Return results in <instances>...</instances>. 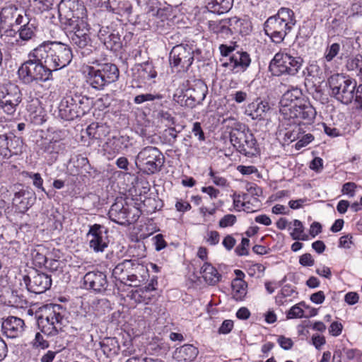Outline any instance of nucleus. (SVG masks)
<instances>
[{"label": "nucleus", "instance_id": "nucleus-51", "mask_svg": "<svg viewBox=\"0 0 362 362\" xmlns=\"http://www.w3.org/2000/svg\"><path fill=\"white\" fill-rule=\"evenodd\" d=\"M162 98V95L160 94H151V93H146V94H141L136 95L134 98V103L135 104H141L146 101H153L155 100H159Z\"/></svg>", "mask_w": 362, "mask_h": 362}, {"label": "nucleus", "instance_id": "nucleus-54", "mask_svg": "<svg viewBox=\"0 0 362 362\" xmlns=\"http://www.w3.org/2000/svg\"><path fill=\"white\" fill-rule=\"evenodd\" d=\"M130 269H132V267ZM122 284L129 286L138 287L141 284H142V282L140 281L139 279L136 276V274H134L132 269H129L125 276L124 282Z\"/></svg>", "mask_w": 362, "mask_h": 362}, {"label": "nucleus", "instance_id": "nucleus-38", "mask_svg": "<svg viewBox=\"0 0 362 362\" xmlns=\"http://www.w3.org/2000/svg\"><path fill=\"white\" fill-rule=\"evenodd\" d=\"M27 22L25 25H22L18 30L20 38L24 41H28L35 37L37 30L35 19Z\"/></svg>", "mask_w": 362, "mask_h": 362}, {"label": "nucleus", "instance_id": "nucleus-33", "mask_svg": "<svg viewBox=\"0 0 362 362\" xmlns=\"http://www.w3.org/2000/svg\"><path fill=\"white\" fill-rule=\"evenodd\" d=\"M100 348L107 357L117 355L119 351L118 341L115 337H107L100 342Z\"/></svg>", "mask_w": 362, "mask_h": 362}, {"label": "nucleus", "instance_id": "nucleus-58", "mask_svg": "<svg viewBox=\"0 0 362 362\" xmlns=\"http://www.w3.org/2000/svg\"><path fill=\"white\" fill-rule=\"evenodd\" d=\"M9 135H0V154L6 158H9V151H8V142Z\"/></svg>", "mask_w": 362, "mask_h": 362}, {"label": "nucleus", "instance_id": "nucleus-57", "mask_svg": "<svg viewBox=\"0 0 362 362\" xmlns=\"http://www.w3.org/2000/svg\"><path fill=\"white\" fill-rule=\"evenodd\" d=\"M357 185L353 182L344 183L341 187V193L348 195L349 197H354L356 195Z\"/></svg>", "mask_w": 362, "mask_h": 362}, {"label": "nucleus", "instance_id": "nucleus-4", "mask_svg": "<svg viewBox=\"0 0 362 362\" xmlns=\"http://www.w3.org/2000/svg\"><path fill=\"white\" fill-rule=\"evenodd\" d=\"M33 49L28 54L29 59L18 70L20 80L25 85L37 84L52 79V72L40 58L35 57Z\"/></svg>", "mask_w": 362, "mask_h": 362}, {"label": "nucleus", "instance_id": "nucleus-19", "mask_svg": "<svg viewBox=\"0 0 362 362\" xmlns=\"http://www.w3.org/2000/svg\"><path fill=\"white\" fill-rule=\"evenodd\" d=\"M158 278L153 276L148 284L144 287H136L129 292L127 296L136 303H150L155 298L152 293L157 290Z\"/></svg>", "mask_w": 362, "mask_h": 362}, {"label": "nucleus", "instance_id": "nucleus-62", "mask_svg": "<svg viewBox=\"0 0 362 362\" xmlns=\"http://www.w3.org/2000/svg\"><path fill=\"white\" fill-rule=\"evenodd\" d=\"M233 328V321L231 320H225L220 327L218 332L221 334H227L231 332Z\"/></svg>", "mask_w": 362, "mask_h": 362}, {"label": "nucleus", "instance_id": "nucleus-61", "mask_svg": "<svg viewBox=\"0 0 362 362\" xmlns=\"http://www.w3.org/2000/svg\"><path fill=\"white\" fill-rule=\"evenodd\" d=\"M95 310L98 312L103 313L110 309V303L105 298H100L97 300V303L94 300Z\"/></svg>", "mask_w": 362, "mask_h": 362}, {"label": "nucleus", "instance_id": "nucleus-52", "mask_svg": "<svg viewBox=\"0 0 362 362\" xmlns=\"http://www.w3.org/2000/svg\"><path fill=\"white\" fill-rule=\"evenodd\" d=\"M110 105V98L107 95H104L101 98L96 99L92 104V107L95 110L103 111L107 108Z\"/></svg>", "mask_w": 362, "mask_h": 362}, {"label": "nucleus", "instance_id": "nucleus-30", "mask_svg": "<svg viewBox=\"0 0 362 362\" xmlns=\"http://www.w3.org/2000/svg\"><path fill=\"white\" fill-rule=\"evenodd\" d=\"M200 274L206 283L215 285L220 281L221 275L210 263L205 262L201 267Z\"/></svg>", "mask_w": 362, "mask_h": 362}, {"label": "nucleus", "instance_id": "nucleus-47", "mask_svg": "<svg viewBox=\"0 0 362 362\" xmlns=\"http://www.w3.org/2000/svg\"><path fill=\"white\" fill-rule=\"evenodd\" d=\"M40 148L42 152L47 153L49 154L52 153H57L59 151V144L57 140L54 141H47L44 140L42 141L40 144Z\"/></svg>", "mask_w": 362, "mask_h": 362}, {"label": "nucleus", "instance_id": "nucleus-14", "mask_svg": "<svg viewBox=\"0 0 362 362\" xmlns=\"http://www.w3.org/2000/svg\"><path fill=\"white\" fill-rule=\"evenodd\" d=\"M0 97V109L7 115H13L22 100V93L19 87L13 83H8L4 87Z\"/></svg>", "mask_w": 362, "mask_h": 362}, {"label": "nucleus", "instance_id": "nucleus-17", "mask_svg": "<svg viewBox=\"0 0 362 362\" xmlns=\"http://www.w3.org/2000/svg\"><path fill=\"white\" fill-rule=\"evenodd\" d=\"M291 117H281L284 122L293 119L299 124L302 122L304 124H310L314 122L317 114L315 109L307 100L291 109Z\"/></svg>", "mask_w": 362, "mask_h": 362}, {"label": "nucleus", "instance_id": "nucleus-28", "mask_svg": "<svg viewBox=\"0 0 362 362\" xmlns=\"http://www.w3.org/2000/svg\"><path fill=\"white\" fill-rule=\"evenodd\" d=\"M208 28L210 32L216 34L218 38L225 39L231 36L226 18L221 21H209Z\"/></svg>", "mask_w": 362, "mask_h": 362}, {"label": "nucleus", "instance_id": "nucleus-7", "mask_svg": "<svg viewBox=\"0 0 362 362\" xmlns=\"http://www.w3.org/2000/svg\"><path fill=\"white\" fill-rule=\"evenodd\" d=\"M230 133V140L233 146L241 154L252 157L258 153L257 139L251 130L245 124H239Z\"/></svg>", "mask_w": 362, "mask_h": 362}, {"label": "nucleus", "instance_id": "nucleus-12", "mask_svg": "<svg viewBox=\"0 0 362 362\" xmlns=\"http://www.w3.org/2000/svg\"><path fill=\"white\" fill-rule=\"evenodd\" d=\"M78 103L79 106L78 107V104L71 96L64 98L59 105L60 117L66 120H73L79 116L78 109L81 110L83 114L89 112L90 107L88 105L89 98L88 97H83Z\"/></svg>", "mask_w": 362, "mask_h": 362}, {"label": "nucleus", "instance_id": "nucleus-21", "mask_svg": "<svg viewBox=\"0 0 362 362\" xmlns=\"http://www.w3.org/2000/svg\"><path fill=\"white\" fill-rule=\"evenodd\" d=\"M24 321L17 317L10 316L2 322L4 333L9 338L17 337L24 329Z\"/></svg>", "mask_w": 362, "mask_h": 362}, {"label": "nucleus", "instance_id": "nucleus-11", "mask_svg": "<svg viewBox=\"0 0 362 362\" xmlns=\"http://www.w3.org/2000/svg\"><path fill=\"white\" fill-rule=\"evenodd\" d=\"M108 214L112 221L127 226L136 222L141 212L134 206H130L123 201H117L111 206Z\"/></svg>", "mask_w": 362, "mask_h": 362}, {"label": "nucleus", "instance_id": "nucleus-40", "mask_svg": "<svg viewBox=\"0 0 362 362\" xmlns=\"http://www.w3.org/2000/svg\"><path fill=\"white\" fill-rule=\"evenodd\" d=\"M346 68L348 71H354L356 75L362 81V55L356 54L349 58L346 63Z\"/></svg>", "mask_w": 362, "mask_h": 362}, {"label": "nucleus", "instance_id": "nucleus-49", "mask_svg": "<svg viewBox=\"0 0 362 362\" xmlns=\"http://www.w3.org/2000/svg\"><path fill=\"white\" fill-rule=\"evenodd\" d=\"M132 270L134 274H136V276L139 279L140 281L144 283L148 280L149 277L148 269L143 264H134L131 267Z\"/></svg>", "mask_w": 362, "mask_h": 362}, {"label": "nucleus", "instance_id": "nucleus-46", "mask_svg": "<svg viewBox=\"0 0 362 362\" xmlns=\"http://www.w3.org/2000/svg\"><path fill=\"white\" fill-rule=\"evenodd\" d=\"M340 49L339 43L334 42L328 45L325 50L323 59L327 62H332L339 54Z\"/></svg>", "mask_w": 362, "mask_h": 362}, {"label": "nucleus", "instance_id": "nucleus-22", "mask_svg": "<svg viewBox=\"0 0 362 362\" xmlns=\"http://www.w3.org/2000/svg\"><path fill=\"white\" fill-rule=\"evenodd\" d=\"M134 76L140 83L146 84L148 81L157 76V71L152 62H146L136 65Z\"/></svg>", "mask_w": 362, "mask_h": 362}, {"label": "nucleus", "instance_id": "nucleus-64", "mask_svg": "<svg viewBox=\"0 0 362 362\" xmlns=\"http://www.w3.org/2000/svg\"><path fill=\"white\" fill-rule=\"evenodd\" d=\"M277 341L279 346L284 350H289L292 348L293 343L291 338L285 337L284 336H279Z\"/></svg>", "mask_w": 362, "mask_h": 362}, {"label": "nucleus", "instance_id": "nucleus-35", "mask_svg": "<svg viewBox=\"0 0 362 362\" xmlns=\"http://www.w3.org/2000/svg\"><path fill=\"white\" fill-rule=\"evenodd\" d=\"M231 295L235 300H243L247 293V284L245 281H232Z\"/></svg>", "mask_w": 362, "mask_h": 362}, {"label": "nucleus", "instance_id": "nucleus-42", "mask_svg": "<svg viewBox=\"0 0 362 362\" xmlns=\"http://www.w3.org/2000/svg\"><path fill=\"white\" fill-rule=\"evenodd\" d=\"M107 285L106 276L104 273L98 272L92 275V290L96 292H101L105 290Z\"/></svg>", "mask_w": 362, "mask_h": 362}, {"label": "nucleus", "instance_id": "nucleus-2", "mask_svg": "<svg viewBox=\"0 0 362 362\" xmlns=\"http://www.w3.org/2000/svg\"><path fill=\"white\" fill-rule=\"evenodd\" d=\"M35 57L48 66L52 72L66 67L72 60L73 54L70 47L57 41H46L33 49Z\"/></svg>", "mask_w": 362, "mask_h": 362}, {"label": "nucleus", "instance_id": "nucleus-44", "mask_svg": "<svg viewBox=\"0 0 362 362\" xmlns=\"http://www.w3.org/2000/svg\"><path fill=\"white\" fill-rule=\"evenodd\" d=\"M304 308H309V306L306 305L304 302H300L295 305L292 306L287 313L288 319L293 318H302L308 317L305 314Z\"/></svg>", "mask_w": 362, "mask_h": 362}, {"label": "nucleus", "instance_id": "nucleus-34", "mask_svg": "<svg viewBox=\"0 0 362 362\" xmlns=\"http://www.w3.org/2000/svg\"><path fill=\"white\" fill-rule=\"evenodd\" d=\"M104 154L108 160H112L122 151L117 136L107 139L103 146Z\"/></svg>", "mask_w": 362, "mask_h": 362}, {"label": "nucleus", "instance_id": "nucleus-45", "mask_svg": "<svg viewBox=\"0 0 362 362\" xmlns=\"http://www.w3.org/2000/svg\"><path fill=\"white\" fill-rule=\"evenodd\" d=\"M293 229L291 233V235L294 240H308V236L304 233V226L303 223L298 220L295 219L293 221Z\"/></svg>", "mask_w": 362, "mask_h": 362}, {"label": "nucleus", "instance_id": "nucleus-25", "mask_svg": "<svg viewBox=\"0 0 362 362\" xmlns=\"http://www.w3.org/2000/svg\"><path fill=\"white\" fill-rule=\"evenodd\" d=\"M198 350L192 344H185L177 348L173 357L179 362H192L197 356Z\"/></svg>", "mask_w": 362, "mask_h": 362}, {"label": "nucleus", "instance_id": "nucleus-9", "mask_svg": "<svg viewBox=\"0 0 362 362\" xmlns=\"http://www.w3.org/2000/svg\"><path fill=\"white\" fill-rule=\"evenodd\" d=\"M332 95L341 103L348 105L353 102L356 81L341 74H335L328 78Z\"/></svg>", "mask_w": 362, "mask_h": 362}, {"label": "nucleus", "instance_id": "nucleus-39", "mask_svg": "<svg viewBox=\"0 0 362 362\" xmlns=\"http://www.w3.org/2000/svg\"><path fill=\"white\" fill-rule=\"evenodd\" d=\"M90 296L88 293L83 294L77 299L76 305L78 306L77 315L81 317H86L90 310Z\"/></svg>", "mask_w": 362, "mask_h": 362}, {"label": "nucleus", "instance_id": "nucleus-43", "mask_svg": "<svg viewBox=\"0 0 362 362\" xmlns=\"http://www.w3.org/2000/svg\"><path fill=\"white\" fill-rule=\"evenodd\" d=\"M62 219V216L57 211L50 214L47 221L48 228L52 230V233L60 232L63 228Z\"/></svg>", "mask_w": 362, "mask_h": 362}, {"label": "nucleus", "instance_id": "nucleus-20", "mask_svg": "<svg viewBox=\"0 0 362 362\" xmlns=\"http://www.w3.org/2000/svg\"><path fill=\"white\" fill-rule=\"evenodd\" d=\"M207 91V86L203 82L198 81L194 83L186 90L184 95L186 98L185 106L193 108L200 105L206 98Z\"/></svg>", "mask_w": 362, "mask_h": 362}, {"label": "nucleus", "instance_id": "nucleus-23", "mask_svg": "<svg viewBox=\"0 0 362 362\" xmlns=\"http://www.w3.org/2000/svg\"><path fill=\"white\" fill-rule=\"evenodd\" d=\"M109 242L107 228L99 224L92 225V246L94 247L93 249H105L107 247Z\"/></svg>", "mask_w": 362, "mask_h": 362}, {"label": "nucleus", "instance_id": "nucleus-6", "mask_svg": "<svg viewBox=\"0 0 362 362\" xmlns=\"http://www.w3.org/2000/svg\"><path fill=\"white\" fill-rule=\"evenodd\" d=\"M165 157L163 153L155 146L143 148L136 157L137 168L146 175H153L160 172L164 165Z\"/></svg>", "mask_w": 362, "mask_h": 362}, {"label": "nucleus", "instance_id": "nucleus-10", "mask_svg": "<svg viewBox=\"0 0 362 362\" xmlns=\"http://www.w3.org/2000/svg\"><path fill=\"white\" fill-rule=\"evenodd\" d=\"M194 50L188 45L174 46L169 54L170 66L173 72L186 73L194 62Z\"/></svg>", "mask_w": 362, "mask_h": 362}, {"label": "nucleus", "instance_id": "nucleus-55", "mask_svg": "<svg viewBox=\"0 0 362 362\" xmlns=\"http://www.w3.org/2000/svg\"><path fill=\"white\" fill-rule=\"evenodd\" d=\"M236 221L237 218L235 215L226 214L220 219L218 226L221 228L231 227L236 223Z\"/></svg>", "mask_w": 362, "mask_h": 362}, {"label": "nucleus", "instance_id": "nucleus-41", "mask_svg": "<svg viewBox=\"0 0 362 362\" xmlns=\"http://www.w3.org/2000/svg\"><path fill=\"white\" fill-rule=\"evenodd\" d=\"M23 140L18 136L10 134L8 142V151H9V158L13 155H18L23 152Z\"/></svg>", "mask_w": 362, "mask_h": 362}, {"label": "nucleus", "instance_id": "nucleus-1", "mask_svg": "<svg viewBox=\"0 0 362 362\" xmlns=\"http://www.w3.org/2000/svg\"><path fill=\"white\" fill-rule=\"evenodd\" d=\"M59 18L64 28L74 32L71 40L78 47L83 48L90 41L88 11L83 5H78L74 12L67 6L66 0L59 4Z\"/></svg>", "mask_w": 362, "mask_h": 362}, {"label": "nucleus", "instance_id": "nucleus-26", "mask_svg": "<svg viewBox=\"0 0 362 362\" xmlns=\"http://www.w3.org/2000/svg\"><path fill=\"white\" fill-rule=\"evenodd\" d=\"M229 61L233 69L245 71L251 63L250 54L246 52H236L230 56Z\"/></svg>", "mask_w": 362, "mask_h": 362}, {"label": "nucleus", "instance_id": "nucleus-31", "mask_svg": "<svg viewBox=\"0 0 362 362\" xmlns=\"http://www.w3.org/2000/svg\"><path fill=\"white\" fill-rule=\"evenodd\" d=\"M298 295L296 290L291 285L284 286L281 291L275 296V302L279 305H284L291 303L293 298Z\"/></svg>", "mask_w": 362, "mask_h": 362}, {"label": "nucleus", "instance_id": "nucleus-36", "mask_svg": "<svg viewBox=\"0 0 362 362\" xmlns=\"http://www.w3.org/2000/svg\"><path fill=\"white\" fill-rule=\"evenodd\" d=\"M102 30H99L98 38L104 45L110 50H117L120 47V37L118 35L111 33L105 37Z\"/></svg>", "mask_w": 362, "mask_h": 362}, {"label": "nucleus", "instance_id": "nucleus-29", "mask_svg": "<svg viewBox=\"0 0 362 362\" xmlns=\"http://www.w3.org/2000/svg\"><path fill=\"white\" fill-rule=\"evenodd\" d=\"M226 19L228 28L231 32V35L233 34H240L242 35L248 34L250 30L248 21L238 18L237 16L228 18Z\"/></svg>", "mask_w": 362, "mask_h": 362}, {"label": "nucleus", "instance_id": "nucleus-13", "mask_svg": "<svg viewBox=\"0 0 362 362\" xmlns=\"http://www.w3.org/2000/svg\"><path fill=\"white\" fill-rule=\"evenodd\" d=\"M23 280L27 290L35 294L45 293L52 286L51 276L37 269L30 270Z\"/></svg>", "mask_w": 362, "mask_h": 362}, {"label": "nucleus", "instance_id": "nucleus-8", "mask_svg": "<svg viewBox=\"0 0 362 362\" xmlns=\"http://www.w3.org/2000/svg\"><path fill=\"white\" fill-rule=\"evenodd\" d=\"M62 310V307L57 304H49L44 307L42 313L37 320L38 328L42 333L47 336H54L62 329L64 319Z\"/></svg>", "mask_w": 362, "mask_h": 362}, {"label": "nucleus", "instance_id": "nucleus-16", "mask_svg": "<svg viewBox=\"0 0 362 362\" xmlns=\"http://www.w3.org/2000/svg\"><path fill=\"white\" fill-rule=\"evenodd\" d=\"M119 74L117 66L112 64H105L95 71L92 67V88H103L105 85L116 81Z\"/></svg>", "mask_w": 362, "mask_h": 362}, {"label": "nucleus", "instance_id": "nucleus-24", "mask_svg": "<svg viewBox=\"0 0 362 362\" xmlns=\"http://www.w3.org/2000/svg\"><path fill=\"white\" fill-rule=\"evenodd\" d=\"M269 110V106L267 102H252L247 106L245 114L250 116L252 119H263L267 112Z\"/></svg>", "mask_w": 362, "mask_h": 362}, {"label": "nucleus", "instance_id": "nucleus-15", "mask_svg": "<svg viewBox=\"0 0 362 362\" xmlns=\"http://www.w3.org/2000/svg\"><path fill=\"white\" fill-rule=\"evenodd\" d=\"M11 191L13 193L12 204L16 211L25 213L33 205L34 192L29 187H23L21 185L16 184L9 187L6 192Z\"/></svg>", "mask_w": 362, "mask_h": 362}, {"label": "nucleus", "instance_id": "nucleus-53", "mask_svg": "<svg viewBox=\"0 0 362 362\" xmlns=\"http://www.w3.org/2000/svg\"><path fill=\"white\" fill-rule=\"evenodd\" d=\"M339 246L344 249L356 247V245L355 244L354 236L351 234L341 236L339 240Z\"/></svg>", "mask_w": 362, "mask_h": 362}, {"label": "nucleus", "instance_id": "nucleus-48", "mask_svg": "<svg viewBox=\"0 0 362 362\" xmlns=\"http://www.w3.org/2000/svg\"><path fill=\"white\" fill-rule=\"evenodd\" d=\"M208 175L212 180V182L218 186L224 187H226L228 184V180L220 175V173L214 170L211 167L209 168Z\"/></svg>", "mask_w": 362, "mask_h": 362}, {"label": "nucleus", "instance_id": "nucleus-37", "mask_svg": "<svg viewBox=\"0 0 362 362\" xmlns=\"http://www.w3.org/2000/svg\"><path fill=\"white\" fill-rule=\"evenodd\" d=\"M132 266V260H124L122 263L118 264L112 271L113 277L122 284L124 282L125 276Z\"/></svg>", "mask_w": 362, "mask_h": 362}, {"label": "nucleus", "instance_id": "nucleus-5", "mask_svg": "<svg viewBox=\"0 0 362 362\" xmlns=\"http://www.w3.org/2000/svg\"><path fill=\"white\" fill-rule=\"evenodd\" d=\"M304 61L300 56H293L285 50L276 53L269 62V71L274 76H296Z\"/></svg>", "mask_w": 362, "mask_h": 362}, {"label": "nucleus", "instance_id": "nucleus-3", "mask_svg": "<svg viewBox=\"0 0 362 362\" xmlns=\"http://www.w3.org/2000/svg\"><path fill=\"white\" fill-rule=\"evenodd\" d=\"M296 23L294 12L288 8H281L264 23L265 35L274 44H281Z\"/></svg>", "mask_w": 362, "mask_h": 362}, {"label": "nucleus", "instance_id": "nucleus-60", "mask_svg": "<svg viewBox=\"0 0 362 362\" xmlns=\"http://www.w3.org/2000/svg\"><path fill=\"white\" fill-rule=\"evenodd\" d=\"M314 139V136L312 134H307L303 135L298 141L296 142L295 147L297 150H300L303 147L306 146L310 142H312Z\"/></svg>", "mask_w": 362, "mask_h": 362}, {"label": "nucleus", "instance_id": "nucleus-56", "mask_svg": "<svg viewBox=\"0 0 362 362\" xmlns=\"http://www.w3.org/2000/svg\"><path fill=\"white\" fill-rule=\"evenodd\" d=\"M192 133L199 141H204L206 139L202 124L199 122H195L192 124Z\"/></svg>", "mask_w": 362, "mask_h": 362}, {"label": "nucleus", "instance_id": "nucleus-50", "mask_svg": "<svg viewBox=\"0 0 362 362\" xmlns=\"http://www.w3.org/2000/svg\"><path fill=\"white\" fill-rule=\"evenodd\" d=\"M121 148L123 151H127L129 148L134 146L136 141L134 137L128 135H120L117 136Z\"/></svg>", "mask_w": 362, "mask_h": 362}, {"label": "nucleus", "instance_id": "nucleus-18", "mask_svg": "<svg viewBox=\"0 0 362 362\" xmlns=\"http://www.w3.org/2000/svg\"><path fill=\"white\" fill-rule=\"evenodd\" d=\"M305 100L300 88H292L286 91L280 100L279 112L281 117H291L292 114L291 109L295 108Z\"/></svg>", "mask_w": 362, "mask_h": 362}, {"label": "nucleus", "instance_id": "nucleus-32", "mask_svg": "<svg viewBox=\"0 0 362 362\" xmlns=\"http://www.w3.org/2000/svg\"><path fill=\"white\" fill-rule=\"evenodd\" d=\"M233 4V0H211L206 7L212 13L223 14L230 10Z\"/></svg>", "mask_w": 362, "mask_h": 362}, {"label": "nucleus", "instance_id": "nucleus-27", "mask_svg": "<svg viewBox=\"0 0 362 362\" xmlns=\"http://www.w3.org/2000/svg\"><path fill=\"white\" fill-rule=\"evenodd\" d=\"M282 127L285 129L284 137L285 139L290 141H293L300 139V136L303 133L300 124L296 121L291 119L287 122L281 120L280 118Z\"/></svg>", "mask_w": 362, "mask_h": 362}, {"label": "nucleus", "instance_id": "nucleus-59", "mask_svg": "<svg viewBox=\"0 0 362 362\" xmlns=\"http://www.w3.org/2000/svg\"><path fill=\"white\" fill-rule=\"evenodd\" d=\"M354 103L356 108L362 110V83L356 86V89L354 92Z\"/></svg>", "mask_w": 362, "mask_h": 362}, {"label": "nucleus", "instance_id": "nucleus-63", "mask_svg": "<svg viewBox=\"0 0 362 362\" xmlns=\"http://www.w3.org/2000/svg\"><path fill=\"white\" fill-rule=\"evenodd\" d=\"M175 206L177 211L182 213L187 212L192 209L191 204L182 199L177 200Z\"/></svg>", "mask_w": 362, "mask_h": 362}]
</instances>
